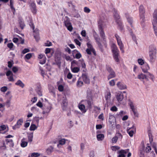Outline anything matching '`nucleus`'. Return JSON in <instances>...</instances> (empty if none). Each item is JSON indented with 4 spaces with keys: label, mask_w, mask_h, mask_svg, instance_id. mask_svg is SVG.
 <instances>
[{
    "label": "nucleus",
    "mask_w": 157,
    "mask_h": 157,
    "mask_svg": "<svg viewBox=\"0 0 157 157\" xmlns=\"http://www.w3.org/2000/svg\"><path fill=\"white\" fill-rule=\"evenodd\" d=\"M98 22L100 36L103 40H104L105 38V36L104 31V28L106 26L107 24V19L104 17H100Z\"/></svg>",
    "instance_id": "1"
},
{
    "label": "nucleus",
    "mask_w": 157,
    "mask_h": 157,
    "mask_svg": "<svg viewBox=\"0 0 157 157\" xmlns=\"http://www.w3.org/2000/svg\"><path fill=\"white\" fill-rule=\"evenodd\" d=\"M156 50L155 47L153 45H150L149 47V60L151 63H154L156 58Z\"/></svg>",
    "instance_id": "2"
},
{
    "label": "nucleus",
    "mask_w": 157,
    "mask_h": 157,
    "mask_svg": "<svg viewBox=\"0 0 157 157\" xmlns=\"http://www.w3.org/2000/svg\"><path fill=\"white\" fill-rule=\"evenodd\" d=\"M111 49L114 60L116 62H119V60L118 57L119 56V51L115 43H113L111 44Z\"/></svg>",
    "instance_id": "3"
},
{
    "label": "nucleus",
    "mask_w": 157,
    "mask_h": 157,
    "mask_svg": "<svg viewBox=\"0 0 157 157\" xmlns=\"http://www.w3.org/2000/svg\"><path fill=\"white\" fill-rule=\"evenodd\" d=\"M139 16L140 17V21L141 25L143 27L144 26V23L145 21L144 16L145 11L144 6L140 5L139 9Z\"/></svg>",
    "instance_id": "4"
},
{
    "label": "nucleus",
    "mask_w": 157,
    "mask_h": 157,
    "mask_svg": "<svg viewBox=\"0 0 157 157\" xmlns=\"http://www.w3.org/2000/svg\"><path fill=\"white\" fill-rule=\"evenodd\" d=\"M138 78L141 81H143V83L146 86V87L148 86L149 83H148L147 82L148 81V78L146 75L143 73H140L138 75Z\"/></svg>",
    "instance_id": "5"
},
{
    "label": "nucleus",
    "mask_w": 157,
    "mask_h": 157,
    "mask_svg": "<svg viewBox=\"0 0 157 157\" xmlns=\"http://www.w3.org/2000/svg\"><path fill=\"white\" fill-rule=\"evenodd\" d=\"M115 36L116 38L117 44L121 52L122 53H124V45L121 41V38L117 34H115Z\"/></svg>",
    "instance_id": "6"
},
{
    "label": "nucleus",
    "mask_w": 157,
    "mask_h": 157,
    "mask_svg": "<svg viewBox=\"0 0 157 157\" xmlns=\"http://www.w3.org/2000/svg\"><path fill=\"white\" fill-rule=\"evenodd\" d=\"M114 17L115 19L116 22L118 24L119 26V29L121 30L123 29V26L122 25V23H121L120 19V16L118 13L117 10L115 9H114Z\"/></svg>",
    "instance_id": "7"
},
{
    "label": "nucleus",
    "mask_w": 157,
    "mask_h": 157,
    "mask_svg": "<svg viewBox=\"0 0 157 157\" xmlns=\"http://www.w3.org/2000/svg\"><path fill=\"white\" fill-rule=\"evenodd\" d=\"M66 20H64V23L65 26L67 28V29L70 31L71 32L73 29L72 25L70 21L69 18L67 17H65Z\"/></svg>",
    "instance_id": "8"
},
{
    "label": "nucleus",
    "mask_w": 157,
    "mask_h": 157,
    "mask_svg": "<svg viewBox=\"0 0 157 157\" xmlns=\"http://www.w3.org/2000/svg\"><path fill=\"white\" fill-rule=\"evenodd\" d=\"M52 109V106L50 104L44 105L42 108V113L44 114H48L50 112Z\"/></svg>",
    "instance_id": "9"
},
{
    "label": "nucleus",
    "mask_w": 157,
    "mask_h": 157,
    "mask_svg": "<svg viewBox=\"0 0 157 157\" xmlns=\"http://www.w3.org/2000/svg\"><path fill=\"white\" fill-rule=\"evenodd\" d=\"M106 69L107 71L109 73V74L108 77V79L109 80L115 77L116 75L115 73L111 67L107 66L106 67Z\"/></svg>",
    "instance_id": "10"
},
{
    "label": "nucleus",
    "mask_w": 157,
    "mask_h": 157,
    "mask_svg": "<svg viewBox=\"0 0 157 157\" xmlns=\"http://www.w3.org/2000/svg\"><path fill=\"white\" fill-rule=\"evenodd\" d=\"M61 106L63 110H65L67 105V101L65 96L63 97L61 99Z\"/></svg>",
    "instance_id": "11"
},
{
    "label": "nucleus",
    "mask_w": 157,
    "mask_h": 157,
    "mask_svg": "<svg viewBox=\"0 0 157 157\" xmlns=\"http://www.w3.org/2000/svg\"><path fill=\"white\" fill-rule=\"evenodd\" d=\"M152 23L153 25L157 26V10H154L153 14V20Z\"/></svg>",
    "instance_id": "12"
},
{
    "label": "nucleus",
    "mask_w": 157,
    "mask_h": 157,
    "mask_svg": "<svg viewBox=\"0 0 157 157\" xmlns=\"http://www.w3.org/2000/svg\"><path fill=\"white\" fill-rule=\"evenodd\" d=\"M29 6L32 13L34 14H36L37 9L35 3L33 2H32L29 3Z\"/></svg>",
    "instance_id": "13"
},
{
    "label": "nucleus",
    "mask_w": 157,
    "mask_h": 157,
    "mask_svg": "<svg viewBox=\"0 0 157 157\" xmlns=\"http://www.w3.org/2000/svg\"><path fill=\"white\" fill-rule=\"evenodd\" d=\"M116 98L118 102H120L122 101L124 98L123 93L121 91L117 92L116 94Z\"/></svg>",
    "instance_id": "14"
},
{
    "label": "nucleus",
    "mask_w": 157,
    "mask_h": 157,
    "mask_svg": "<svg viewBox=\"0 0 157 157\" xmlns=\"http://www.w3.org/2000/svg\"><path fill=\"white\" fill-rule=\"evenodd\" d=\"M125 15L127 21L130 25L131 27L133 28L134 26L133 25V20L132 17H130L128 13H125Z\"/></svg>",
    "instance_id": "15"
},
{
    "label": "nucleus",
    "mask_w": 157,
    "mask_h": 157,
    "mask_svg": "<svg viewBox=\"0 0 157 157\" xmlns=\"http://www.w3.org/2000/svg\"><path fill=\"white\" fill-rule=\"evenodd\" d=\"M23 122V120L22 119H20L18 120L16 124L14 126H13L12 128L14 130H15L17 128H20L22 125Z\"/></svg>",
    "instance_id": "16"
},
{
    "label": "nucleus",
    "mask_w": 157,
    "mask_h": 157,
    "mask_svg": "<svg viewBox=\"0 0 157 157\" xmlns=\"http://www.w3.org/2000/svg\"><path fill=\"white\" fill-rule=\"evenodd\" d=\"M93 35L99 47H101V44L100 42V38L99 37L98 34H97V33L94 31L93 32Z\"/></svg>",
    "instance_id": "17"
},
{
    "label": "nucleus",
    "mask_w": 157,
    "mask_h": 157,
    "mask_svg": "<svg viewBox=\"0 0 157 157\" xmlns=\"http://www.w3.org/2000/svg\"><path fill=\"white\" fill-rule=\"evenodd\" d=\"M117 87L121 90L125 89L127 88V86L122 82H118L117 84Z\"/></svg>",
    "instance_id": "18"
},
{
    "label": "nucleus",
    "mask_w": 157,
    "mask_h": 157,
    "mask_svg": "<svg viewBox=\"0 0 157 157\" xmlns=\"http://www.w3.org/2000/svg\"><path fill=\"white\" fill-rule=\"evenodd\" d=\"M88 108H91L92 107V101L90 100H82L81 101Z\"/></svg>",
    "instance_id": "19"
},
{
    "label": "nucleus",
    "mask_w": 157,
    "mask_h": 157,
    "mask_svg": "<svg viewBox=\"0 0 157 157\" xmlns=\"http://www.w3.org/2000/svg\"><path fill=\"white\" fill-rule=\"evenodd\" d=\"M38 58L39 59H43V60H40V64H44L45 63L46 59L45 56L44 54H39L38 55Z\"/></svg>",
    "instance_id": "20"
},
{
    "label": "nucleus",
    "mask_w": 157,
    "mask_h": 157,
    "mask_svg": "<svg viewBox=\"0 0 157 157\" xmlns=\"http://www.w3.org/2000/svg\"><path fill=\"white\" fill-rule=\"evenodd\" d=\"M78 107L82 113H85L86 112V109H85V105L83 103L82 104L81 102L78 105Z\"/></svg>",
    "instance_id": "21"
},
{
    "label": "nucleus",
    "mask_w": 157,
    "mask_h": 157,
    "mask_svg": "<svg viewBox=\"0 0 157 157\" xmlns=\"http://www.w3.org/2000/svg\"><path fill=\"white\" fill-rule=\"evenodd\" d=\"M128 105L132 112L137 110V107L135 103L132 101H130L128 103Z\"/></svg>",
    "instance_id": "22"
},
{
    "label": "nucleus",
    "mask_w": 157,
    "mask_h": 157,
    "mask_svg": "<svg viewBox=\"0 0 157 157\" xmlns=\"http://www.w3.org/2000/svg\"><path fill=\"white\" fill-rule=\"evenodd\" d=\"M142 71L145 73H148L147 71L150 69V67L148 64L145 63L141 67Z\"/></svg>",
    "instance_id": "23"
},
{
    "label": "nucleus",
    "mask_w": 157,
    "mask_h": 157,
    "mask_svg": "<svg viewBox=\"0 0 157 157\" xmlns=\"http://www.w3.org/2000/svg\"><path fill=\"white\" fill-rule=\"evenodd\" d=\"M28 142L26 141V138H23L21 140V146L22 147H26L28 145Z\"/></svg>",
    "instance_id": "24"
},
{
    "label": "nucleus",
    "mask_w": 157,
    "mask_h": 157,
    "mask_svg": "<svg viewBox=\"0 0 157 157\" xmlns=\"http://www.w3.org/2000/svg\"><path fill=\"white\" fill-rule=\"evenodd\" d=\"M57 84L59 90L60 92H63L64 90V83L58 82Z\"/></svg>",
    "instance_id": "25"
},
{
    "label": "nucleus",
    "mask_w": 157,
    "mask_h": 157,
    "mask_svg": "<svg viewBox=\"0 0 157 157\" xmlns=\"http://www.w3.org/2000/svg\"><path fill=\"white\" fill-rule=\"evenodd\" d=\"M82 78L84 82L88 84L90 83V80L87 75L86 74H82Z\"/></svg>",
    "instance_id": "26"
},
{
    "label": "nucleus",
    "mask_w": 157,
    "mask_h": 157,
    "mask_svg": "<svg viewBox=\"0 0 157 157\" xmlns=\"http://www.w3.org/2000/svg\"><path fill=\"white\" fill-rule=\"evenodd\" d=\"M97 138L98 141L103 140L104 138V135L103 134H99L98 131L97 132Z\"/></svg>",
    "instance_id": "27"
},
{
    "label": "nucleus",
    "mask_w": 157,
    "mask_h": 157,
    "mask_svg": "<svg viewBox=\"0 0 157 157\" xmlns=\"http://www.w3.org/2000/svg\"><path fill=\"white\" fill-rule=\"evenodd\" d=\"M36 90L38 94L40 96L42 95V90L40 86H37L36 89Z\"/></svg>",
    "instance_id": "28"
},
{
    "label": "nucleus",
    "mask_w": 157,
    "mask_h": 157,
    "mask_svg": "<svg viewBox=\"0 0 157 157\" xmlns=\"http://www.w3.org/2000/svg\"><path fill=\"white\" fill-rule=\"evenodd\" d=\"M79 63H80L81 67L83 69V70L84 72H85L86 70V65L83 59H80L79 60Z\"/></svg>",
    "instance_id": "29"
},
{
    "label": "nucleus",
    "mask_w": 157,
    "mask_h": 157,
    "mask_svg": "<svg viewBox=\"0 0 157 157\" xmlns=\"http://www.w3.org/2000/svg\"><path fill=\"white\" fill-rule=\"evenodd\" d=\"M144 152L146 153H148L151 151V146H149V144H147V146L144 147Z\"/></svg>",
    "instance_id": "30"
},
{
    "label": "nucleus",
    "mask_w": 157,
    "mask_h": 157,
    "mask_svg": "<svg viewBox=\"0 0 157 157\" xmlns=\"http://www.w3.org/2000/svg\"><path fill=\"white\" fill-rule=\"evenodd\" d=\"M6 142L7 144L10 147H13L14 146V143L12 140L6 139Z\"/></svg>",
    "instance_id": "31"
},
{
    "label": "nucleus",
    "mask_w": 157,
    "mask_h": 157,
    "mask_svg": "<svg viewBox=\"0 0 157 157\" xmlns=\"http://www.w3.org/2000/svg\"><path fill=\"white\" fill-rule=\"evenodd\" d=\"M15 84L16 85L19 86L22 88H23L25 86L24 84L20 80H18L15 83Z\"/></svg>",
    "instance_id": "32"
},
{
    "label": "nucleus",
    "mask_w": 157,
    "mask_h": 157,
    "mask_svg": "<svg viewBox=\"0 0 157 157\" xmlns=\"http://www.w3.org/2000/svg\"><path fill=\"white\" fill-rule=\"evenodd\" d=\"M66 141V140L64 139H62L60 140L59 141V144H57V146L58 148L61 147L60 146V145H63L65 144V142Z\"/></svg>",
    "instance_id": "33"
},
{
    "label": "nucleus",
    "mask_w": 157,
    "mask_h": 157,
    "mask_svg": "<svg viewBox=\"0 0 157 157\" xmlns=\"http://www.w3.org/2000/svg\"><path fill=\"white\" fill-rule=\"evenodd\" d=\"M71 71L74 73L78 72L80 70V68L78 67H73V66H71Z\"/></svg>",
    "instance_id": "34"
},
{
    "label": "nucleus",
    "mask_w": 157,
    "mask_h": 157,
    "mask_svg": "<svg viewBox=\"0 0 157 157\" xmlns=\"http://www.w3.org/2000/svg\"><path fill=\"white\" fill-rule=\"evenodd\" d=\"M125 113V112L123 111H121L118 113H117L116 115V116L117 117L121 118L123 116Z\"/></svg>",
    "instance_id": "35"
},
{
    "label": "nucleus",
    "mask_w": 157,
    "mask_h": 157,
    "mask_svg": "<svg viewBox=\"0 0 157 157\" xmlns=\"http://www.w3.org/2000/svg\"><path fill=\"white\" fill-rule=\"evenodd\" d=\"M27 137L28 141L30 142H32L33 138V133H31L29 134Z\"/></svg>",
    "instance_id": "36"
},
{
    "label": "nucleus",
    "mask_w": 157,
    "mask_h": 157,
    "mask_svg": "<svg viewBox=\"0 0 157 157\" xmlns=\"http://www.w3.org/2000/svg\"><path fill=\"white\" fill-rule=\"evenodd\" d=\"M111 98V94L110 92H108L107 93V94L105 96V99L107 101H109L110 100Z\"/></svg>",
    "instance_id": "37"
},
{
    "label": "nucleus",
    "mask_w": 157,
    "mask_h": 157,
    "mask_svg": "<svg viewBox=\"0 0 157 157\" xmlns=\"http://www.w3.org/2000/svg\"><path fill=\"white\" fill-rule=\"evenodd\" d=\"M115 120V118L114 117L113 115H110L109 116V123L112 124L113 123V122Z\"/></svg>",
    "instance_id": "38"
},
{
    "label": "nucleus",
    "mask_w": 157,
    "mask_h": 157,
    "mask_svg": "<svg viewBox=\"0 0 157 157\" xmlns=\"http://www.w3.org/2000/svg\"><path fill=\"white\" fill-rule=\"evenodd\" d=\"M146 76L147 77V78H149L150 79L152 80V81H153L154 79V76L151 74L149 72H148L147 73V75Z\"/></svg>",
    "instance_id": "39"
},
{
    "label": "nucleus",
    "mask_w": 157,
    "mask_h": 157,
    "mask_svg": "<svg viewBox=\"0 0 157 157\" xmlns=\"http://www.w3.org/2000/svg\"><path fill=\"white\" fill-rule=\"evenodd\" d=\"M86 51L87 53L89 55L91 54V52H93L94 55L96 54L94 49H91L87 48Z\"/></svg>",
    "instance_id": "40"
},
{
    "label": "nucleus",
    "mask_w": 157,
    "mask_h": 157,
    "mask_svg": "<svg viewBox=\"0 0 157 157\" xmlns=\"http://www.w3.org/2000/svg\"><path fill=\"white\" fill-rule=\"evenodd\" d=\"M10 99L7 100L5 103H4L3 104L4 106L5 105H6L7 108L9 107L10 105Z\"/></svg>",
    "instance_id": "41"
},
{
    "label": "nucleus",
    "mask_w": 157,
    "mask_h": 157,
    "mask_svg": "<svg viewBox=\"0 0 157 157\" xmlns=\"http://www.w3.org/2000/svg\"><path fill=\"white\" fill-rule=\"evenodd\" d=\"M37 128V127L34 124H32L30 127V131H34Z\"/></svg>",
    "instance_id": "42"
},
{
    "label": "nucleus",
    "mask_w": 157,
    "mask_h": 157,
    "mask_svg": "<svg viewBox=\"0 0 157 157\" xmlns=\"http://www.w3.org/2000/svg\"><path fill=\"white\" fill-rule=\"evenodd\" d=\"M19 23L21 29H23L25 26L23 21L21 20H19Z\"/></svg>",
    "instance_id": "43"
},
{
    "label": "nucleus",
    "mask_w": 157,
    "mask_h": 157,
    "mask_svg": "<svg viewBox=\"0 0 157 157\" xmlns=\"http://www.w3.org/2000/svg\"><path fill=\"white\" fill-rule=\"evenodd\" d=\"M137 61L139 64L140 65H142L145 64L144 60L142 59L139 58L138 59Z\"/></svg>",
    "instance_id": "44"
},
{
    "label": "nucleus",
    "mask_w": 157,
    "mask_h": 157,
    "mask_svg": "<svg viewBox=\"0 0 157 157\" xmlns=\"http://www.w3.org/2000/svg\"><path fill=\"white\" fill-rule=\"evenodd\" d=\"M40 154L38 152H34L32 153L31 155V157H38L40 156Z\"/></svg>",
    "instance_id": "45"
},
{
    "label": "nucleus",
    "mask_w": 157,
    "mask_h": 157,
    "mask_svg": "<svg viewBox=\"0 0 157 157\" xmlns=\"http://www.w3.org/2000/svg\"><path fill=\"white\" fill-rule=\"evenodd\" d=\"M31 110L34 112H37L39 110V109L36 107L33 106L31 107Z\"/></svg>",
    "instance_id": "46"
},
{
    "label": "nucleus",
    "mask_w": 157,
    "mask_h": 157,
    "mask_svg": "<svg viewBox=\"0 0 157 157\" xmlns=\"http://www.w3.org/2000/svg\"><path fill=\"white\" fill-rule=\"evenodd\" d=\"M13 0H10V6L11 9L13 10L14 12L15 11V9L13 7Z\"/></svg>",
    "instance_id": "47"
},
{
    "label": "nucleus",
    "mask_w": 157,
    "mask_h": 157,
    "mask_svg": "<svg viewBox=\"0 0 157 157\" xmlns=\"http://www.w3.org/2000/svg\"><path fill=\"white\" fill-rule=\"evenodd\" d=\"M83 83V82L79 78L77 82V85L78 87H81Z\"/></svg>",
    "instance_id": "48"
},
{
    "label": "nucleus",
    "mask_w": 157,
    "mask_h": 157,
    "mask_svg": "<svg viewBox=\"0 0 157 157\" xmlns=\"http://www.w3.org/2000/svg\"><path fill=\"white\" fill-rule=\"evenodd\" d=\"M7 126L6 125H3L0 126V132L1 133V132L3 131L6 130Z\"/></svg>",
    "instance_id": "49"
},
{
    "label": "nucleus",
    "mask_w": 157,
    "mask_h": 157,
    "mask_svg": "<svg viewBox=\"0 0 157 157\" xmlns=\"http://www.w3.org/2000/svg\"><path fill=\"white\" fill-rule=\"evenodd\" d=\"M32 56V54L31 53H28L25 55V59H29Z\"/></svg>",
    "instance_id": "50"
},
{
    "label": "nucleus",
    "mask_w": 157,
    "mask_h": 157,
    "mask_svg": "<svg viewBox=\"0 0 157 157\" xmlns=\"http://www.w3.org/2000/svg\"><path fill=\"white\" fill-rule=\"evenodd\" d=\"M129 151L128 149H127L125 150H121L119 151V153H123L125 155L127 153H128Z\"/></svg>",
    "instance_id": "51"
},
{
    "label": "nucleus",
    "mask_w": 157,
    "mask_h": 157,
    "mask_svg": "<svg viewBox=\"0 0 157 157\" xmlns=\"http://www.w3.org/2000/svg\"><path fill=\"white\" fill-rule=\"evenodd\" d=\"M63 57L66 59L67 61H70L72 60V59L69 56H67L66 55H64L63 56Z\"/></svg>",
    "instance_id": "52"
},
{
    "label": "nucleus",
    "mask_w": 157,
    "mask_h": 157,
    "mask_svg": "<svg viewBox=\"0 0 157 157\" xmlns=\"http://www.w3.org/2000/svg\"><path fill=\"white\" fill-rule=\"evenodd\" d=\"M0 148L2 150H5L6 149V147L5 145V143L4 141L2 143V144L0 147Z\"/></svg>",
    "instance_id": "53"
},
{
    "label": "nucleus",
    "mask_w": 157,
    "mask_h": 157,
    "mask_svg": "<svg viewBox=\"0 0 157 157\" xmlns=\"http://www.w3.org/2000/svg\"><path fill=\"white\" fill-rule=\"evenodd\" d=\"M90 9L87 7H85L84 8V11L86 13H89L90 11Z\"/></svg>",
    "instance_id": "54"
},
{
    "label": "nucleus",
    "mask_w": 157,
    "mask_h": 157,
    "mask_svg": "<svg viewBox=\"0 0 157 157\" xmlns=\"http://www.w3.org/2000/svg\"><path fill=\"white\" fill-rule=\"evenodd\" d=\"M118 137L116 136H115L114 137L112 138V143H116Z\"/></svg>",
    "instance_id": "55"
},
{
    "label": "nucleus",
    "mask_w": 157,
    "mask_h": 157,
    "mask_svg": "<svg viewBox=\"0 0 157 157\" xmlns=\"http://www.w3.org/2000/svg\"><path fill=\"white\" fill-rule=\"evenodd\" d=\"M36 106L42 109L43 107L42 103L40 101H39L36 104Z\"/></svg>",
    "instance_id": "56"
},
{
    "label": "nucleus",
    "mask_w": 157,
    "mask_h": 157,
    "mask_svg": "<svg viewBox=\"0 0 157 157\" xmlns=\"http://www.w3.org/2000/svg\"><path fill=\"white\" fill-rule=\"evenodd\" d=\"M30 26L32 28L34 32H36L37 33H39V30L37 29H34L35 27L33 24L32 23L31 25H30Z\"/></svg>",
    "instance_id": "57"
},
{
    "label": "nucleus",
    "mask_w": 157,
    "mask_h": 157,
    "mask_svg": "<svg viewBox=\"0 0 157 157\" xmlns=\"http://www.w3.org/2000/svg\"><path fill=\"white\" fill-rule=\"evenodd\" d=\"M132 112L133 113V114L135 117H138L139 113L137 111V109L136 110H134V111H133Z\"/></svg>",
    "instance_id": "58"
},
{
    "label": "nucleus",
    "mask_w": 157,
    "mask_h": 157,
    "mask_svg": "<svg viewBox=\"0 0 157 157\" xmlns=\"http://www.w3.org/2000/svg\"><path fill=\"white\" fill-rule=\"evenodd\" d=\"M8 78L9 79V81L10 82H13L15 80L13 78V75H11L9 76L8 77Z\"/></svg>",
    "instance_id": "59"
},
{
    "label": "nucleus",
    "mask_w": 157,
    "mask_h": 157,
    "mask_svg": "<svg viewBox=\"0 0 157 157\" xmlns=\"http://www.w3.org/2000/svg\"><path fill=\"white\" fill-rule=\"evenodd\" d=\"M110 110L112 112H116L117 111L118 109L115 106H113L110 108Z\"/></svg>",
    "instance_id": "60"
},
{
    "label": "nucleus",
    "mask_w": 157,
    "mask_h": 157,
    "mask_svg": "<svg viewBox=\"0 0 157 157\" xmlns=\"http://www.w3.org/2000/svg\"><path fill=\"white\" fill-rule=\"evenodd\" d=\"M127 132L130 136L132 137L133 136L134 133V132L133 130L130 129V130H128Z\"/></svg>",
    "instance_id": "61"
},
{
    "label": "nucleus",
    "mask_w": 157,
    "mask_h": 157,
    "mask_svg": "<svg viewBox=\"0 0 157 157\" xmlns=\"http://www.w3.org/2000/svg\"><path fill=\"white\" fill-rule=\"evenodd\" d=\"M111 148L112 150L114 151H116L117 150H118L120 149V147L118 146H112Z\"/></svg>",
    "instance_id": "62"
},
{
    "label": "nucleus",
    "mask_w": 157,
    "mask_h": 157,
    "mask_svg": "<svg viewBox=\"0 0 157 157\" xmlns=\"http://www.w3.org/2000/svg\"><path fill=\"white\" fill-rule=\"evenodd\" d=\"M8 67L9 68H11L12 67L13 64V61H9L8 62Z\"/></svg>",
    "instance_id": "63"
},
{
    "label": "nucleus",
    "mask_w": 157,
    "mask_h": 157,
    "mask_svg": "<svg viewBox=\"0 0 157 157\" xmlns=\"http://www.w3.org/2000/svg\"><path fill=\"white\" fill-rule=\"evenodd\" d=\"M44 44L46 46H50L52 45V43L51 42L48 41L45 43Z\"/></svg>",
    "instance_id": "64"
}]
</instances>
